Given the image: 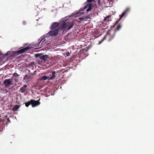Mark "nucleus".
<instances>
[{
  "label": "nucleus",
  "instance_id": "obj_1",
  "mask_svg": "<svg viewBox=\"0 0 154 154\" xmlns=\"http://www.w3.org/2000/svg\"><path fill=\"white\" fill-rule=\"evenodd\" d=\"M32 47L27 46L16 51H8L5 54H2L0 52V62L2 64L8 60H11L15 56L23 54L26 51L30 50Z\"/></svg>",
  "mask_w": 154,
  "mask_h": 154
},
{
  "label": "nucleus",
  "instance_id": "obj_2",
  "mask_svg": "<svg viewBox=\"0 0 154 154\" xmlns=\"http://www.w3.org/2000/svg\"><path fill=\"white\" fill-rule=\"evenodd\" d=\"M59 30V28L51 30L47 33L41 37L38 42L35 43L33 45L34 46L38 47L39 48L42 47L44 45H46L47 41L45 39V38H48V37L50 36L54 37L56 36L58 34Z\"/></svg>",
  "mask_w": 154,
  "mask_h": 154
},
{
  "label": "nucleus",
  "instance_id": "obj_3",
  "mask_svg": "<svg viewBox=\"0 0 154 154\" xmlns=\"http://www.w3.org/2000/svg\"><path fill=\"white\" fill-rule=\"evenodd\" d=\"M92 8V7H91V5L89 4H87L85 5L83 7L81 8L79 10L77 11H75L74 12L72 13L70 15L66 17L65 18V20H68L69 18L72 17H79L81 15L84 14V12H83L86 9V13L91 11Z\"/></svg>",
  "mask_w": 154,
  "mask_h": 154
},
{
  "label": "nucleus",
  "instance_id": "obj_4",
  "mask_svg": "<svg viewBox=\"0 0 154 154\" xmlns=\"http://www.w3.org/2000/svg\"><path fill=\"white\" fill-rule=\"evenodd\" d=\"M74 22L72 20H69L64 22L62 25V29L64 30H68L71 29L74 25Z\"/></svg>",
  "mask_w": 154,
  "mask_h": 154
},
{
  "label": "nucleus",
  "instance_id": "obj_5",
  "mask_svg": "<svg viewBox=\"0 0 154 154\" xmlns=\"http://www.w3.org/2000/svg\"><path fill=\"white\" fill-rule=\"evenodd\" d=\"M34 56L36 58H39L42 60V61H46L49 58L48 55L43 54L42 53H36L35 54Z\"/></svg>",
  "mask_w": 154,
  "mask_h": 154
},
{
  "label": "nucleus",
  "instance_id": "obj_6",
  "mask_svg": "<svg viewBox=\"0 0 154 154\" xmlns=\"http://www.w3.org/2000/svg\"><path fill=\"white\" fill-rule=\"evenodd\" d=\"M130 11V8H127L125 9L122 12V14L119 15V19H121L122 18L124 19L128 15Z\"/></svg>",
  "mask_w": 154,
  "mask_h": 154
},
{
  "label": "nucleus",
  "instance_id": "obj_7",
  "mask_svg": "<svg viewBox=\"0 0 154 154\" xmlns=\"http://www.w3.org/2000/svg\"><path fill=\"white\" fill-rule=\"evenodd\" d=\"M13 80L11 78L6 79L4 81L3 84L5 88H7L13 85Z\"/></svg>",
  "mask_w": 154,
  "mask_h": 154
},
{
  "label": "nucleus",
  "instance_id": "obj_8",
  "mask_svg": "<svg viewBox=\"0 0 154 154\" xmlns=\"http://www.w3.org/2000/svg\"><path fill=\"white\" fill-rule=\"evenodd\" d=\"M29 102L32 105V107H34L37 106H38L40 104V102H37L36 100L34 99H31L29 101Z\"/></svg>",
  "mask_w": 154,
  "mask_h": 154
},
{
  "label": "nucleus",
  "instance_id": "obj_9",
  "mask_svg": "<svg viewBox=\"0 0 154 154\" xmlns=\"http://www.w3.org/2000/svg\"><path fill=\"white\" fill-rule=\"evenodd\" d=\"M59 25V23L57 22H54L51 24L50 27V29L52 30L53 29H55L57 28H57Z\"/></svg>",
  "mask_w": 154,
  "mask_h": 154
},
{
  "label": "nucleus",
  "instance_id": "obj_10",
  "mask_svg": "<svg viewBox=\"0 0 154 154\" xmlns=\"http://www.w3.org/2000/svg\"><path fill=\"white\" fill-rule=\"evenodd\" d=\"M27 86L25 84L23 85L20 88L19 90V92L22 93H24L27 90Z\"/></svg>",
  "mask_w": 154,
  "mask_h": 154
},
{
  "label": "nucleus",
  "instance_id": "obj_11",
  "mask_svg": "<svg viewBox=\"0 0 154 154\" xmlns=\"http://www.w3.org/2000/svg\"><path fill=\"white\" fill-rule=\"evenodd\" d=\"M48 76L45 75H42L40 76L39 80L41 81H45L47 80H48Z\"/></svg>",
  "mask_w": 154,
  "mask_h": 154
},
{
  "label": "nucleus",
  "instance_id": "obj_12",
  "mask_svg": "<svg viewBox=\"0 0 154 154\" xmlns=\"http://www.w3.org/2000/svg\"><path fill=\"white\" fill-rule=\"evenodd\" d=\"M5 125L3 121L0 122V132L2 131L5 128Z\"/></svg>",
  "mask_w": 154,
  "mask_h": 154
},
{
  "label": "nucleus",
  "instance_id": "obj_13",
  "mask_svg": "<svg viewBox=\"0 0 154 154\" xmlns=\"http://www.w3.org/2000/svg\"><path fill=\"white\" fill-rule=\"evenodd\" d=\"M20 107V106L19 105H15L12 108V110L13 111H16L18 110Z\"/></svg>",
  "mask_w": 154,
  "mask_h": 154
},
{
  "label": "nucleus",
  "instance_id": "obj_14",
  "mask_svg": "<svg viewBox=\"0 0 154 154\" xmlns=\"http://www.w3.org/2000/svg\"><path fill=\"white\" fill-rule=\"evenodd\" d=\"M88 18V16L81 17L79 18L78 19L80 21H85Z\"/></svg>",
  "mask_w": 154,
  "mask_h": 154
},
{
  "label": "nucleus",
  "instance_id": "obj_15",
  "mask_svg": "<svg viewBox=\"0 0 154 154\" xmlns=\"http://www.w3.org/2000/svg\"><path fill=\"white\" fill-rule=\"evenodd\" d=\"M122 26L120 24H118L116 29L114 30V32L116 33V31L119 30L122 28Z\"/></svg>",
  "mask_w": 154,
  "mask_h": 154
},
{
  "label": "nucleus",
  "instance_id": "obj_16",
  "mask_svg": "<svg viewBox=\"0 0 154 154\" xmlns=\"http://www.w3.org/2000/svg\"><path fill=\"white\" fill-rule=\"evenodd\" d=\"M50 73L52 75V76L50 78V79H54L56 77V72L55 71H51Z\"/></svg>",
  "mask_w": 154,
  "mask_h": 154
},
{
  "label": "nucleus",
  "instance_id": "obj_17",
  "mask_svg": "<svg viewBox=\"0 0 154 154\" xmlns=\"http://www.w3.org/2000/svg\"><path fill=\"white\" fill-rule=\"evenodd\" d=\"M116 34V33L114 32L113 35L112 36H110V38L108 40V41L109 42H110L111 41V40L114 38L115 35Z\"/></svg>",
  "mask_w": 154,
  "mask_h": 154
},
{
  "label": "nucleus",
  "instance_id": "obj_18",
  "mask_svg": "<svg viewBox=\"0 0 154 154\" xmlns=\"http://www.w3.org/2000/svg\"><path fill=\"white\" fill-rule=\"evenodd\" d=\"M31 78L30 76L28 75H26L24 78L23 79L25 80V79H27L28 80H29Z\"/></svg>",
  "mask_w": 154,
  "mask_h": 154
},
{
  "label": "nucleus",
  "instance_id": "obj_19",
  "mask_svg": "<svg viewBox=\"0 0 154 154\" xmlns=\"http://www.w3.org/2000/svg\"><path fill=\"white\" fill-rule=\"evenodd\" d=\"M13 76L14 77L17 78L19 76V75H18L16 72H14L13 74Z\"/></svg>",
  "mask_w": 154,
  "mask_h": 154
},
{
  "label": "nucleus",
  "instance_id": "obj_20",
  "mask_svg": "<svg viewBox=\"0 0 154 154\" xmlns=\"http://www.w3.org/2000/svg\"><path fill=\"white\" fill-rule=\"evenodd\" d=\"M110 31L111 30L109 29L106 32V34L104 36H106V37L107 35H109L110 34Z\"/></svg>",
  "mask_w": 154,
  "mask_h": 154
},
{
  "label": "nucleus",
  "instance_id": "obj_21",
  "mask_svg": "<svg viewBox=\"0 0 154 154\" xmlns=\"http://www.w3.org/2000/svg\"><path fill=\"white\" fill-rule=\"evenodd\" d=\"M111 15H109L107 16H106V17H105V18L104 19V20L105 21H106L107 20V19L108 18H110Z\"/></svg>",
  "mask_w": 154,
  "mask_h": 154
},
{
  "label": "nucleus",
  "instance_id": "obj_22",
  "mask_svg": "<svg viewBox=\"0 0 154 154\" xmlns=\"http://www.w3.org/2000/svg\"><path fill=\"white\" fill-rule=\"evenodd\" d=\"M121 19H119V18L118 19V20H117L116 22H115V23H114V25L115 26L117 24L119 21L121 20Z\"/></svg>",
  "mask_w": 154,
  "mask_h": 154
},
{
  "label": "nucleus",
  "instance_id": "obj_23",
  "mask_svg": "<svg viewBox=\"0 0 154 154\" xmlns=\"http://www.w3.org/2000/svg\"><path fill=\"white\" fill-rule=\"evenodd\" d=\"M52 75L51 74H50L49 76H48V81H49V80H52L53 79H50V78L51 77H52Z\"/></svg>",
  "mask_w": 154,
  "mask_h": 154
},
{
  "label": "nucleus",
  "instance_id": "obj_24",
  "mask_svg": "<svg viewBox=\"0 0 154 154\" xmlns=\"http://www.w3.org/2000/svg\"><path fill=\"white\" fill-rule=\"evenodd\" d=\"M30 103L29 102V101H28L27 103H25V106L26 107H28L29 105H30L31 104H29Z\"/></svg>",
  "mask_w": 154,
  "mask_h": 154
},
{
  "label": "nucleus",
  "instance_id": "obj_25",
  "mask_svg": "<svg viewBox=\"0 0 154 154\" xmlns=\"http://www.w3.org/2000/svg\"><path fill=\"white\" fill-rule=\"evenodd\" d=\"M22 24L23 25H26V22L25 20H23L22 22Z\"/></svg>",
  "mask_w": 154,
  "mask_h": 154
},
{
  "label": "nucleus",
  "instance_id": "obj_26",
  "mask_svg": "<svg viewBox=\"0 0 154 154\" xmlns=\"http://www.w3.org/2000/svg\"><path fill=\"white\" fill-rule=\"evenodd\" d=\"M90 48V47L89 46H88L87 47H86V48L85 49V51L86 52Z\"/></svg>",
  "mask_w": 154,
  "mask_h": 154
},
{
  "label": "nucleus",
  "instance_id": "obj_27",
  "mask_svg": "<svg viewBox=\"0 0 154 154\" xmlns=\"http://www.w3.org/2000/svg\"><path fill=\"white\" fill-rule=\"evenodd\" d=\"M106 36H104L103 37V38L101 40L102 42H103L106 39Z\"/></svg>",
  "mask_w": 154,
  "mask_h": 154
},
{
  "label": "nucleus",
  "instance_id": "obj_28",
  "mask_svg": "<svg viewBox=\"0 0 154 154\" xmlns=\"http://www.w3.org/2000/svg\"><path fill=\"white\" fill-rule=\"evenodd\" d=\"M94 0H87V2L88 3H90L94 1Z\"/></svg>",
  "mask_w": 154,
  "mask_h": 154
},
{
  "label": "nucleus",
  "instance_id": "obj_29",
  "mask_svg": "<svg viewBox=\"0 0 154 154\" xmlns=\"http://www.w3.org/2000/svg\"><path fill=\"white\" fill-rule=\"evenodd\" d=\"M70 53L69 52H67L66 53V55L67 57H69L70 55Z\"/></svg>",
  "mask_w": 154,
  "mask_h": 154
},
{
  "label": "nucleus",
  "instance_id": "obj_30",
  "mask_svg": "<svg viewBox=\"0 0 154 154\" xmlns=\"http://www.w3.org/2000/svg\"><path fill=\"white\" fill-rule=\"evenodd\" d=\"M97 4L99 5H100V0H97Z\"/></svg>",
  "mask_w": 154,
  "mask_h": 154
},
{
  "label": "nucleus",
  "instance_id": "obj_31",
  "mask_svg": "<svg viewBox=\"0 0 154 154\" xmlns=\"http://www.w3.org/2000/svg\"><path fill=\"white\" fill-rule=\"evenodd\" d=\"M103 42L101 41L100 40V41H99L98 43V45H100V44Z\"/></svg>",
  "mask_w": 154,
  "mask_h": 154
},
{
  "label": "nucleus",
  "instance_id": "obj_32",
  "mask_svg": "<svg viewBox=\"0 0 154 154\" xmlns=\"http://www.w3.org/2000/svg\"><path fill=\"white\" fill-rule=\"evenodd\" d=\"M115 26L114 25L113 26H110V29H112Z\"/></svg>",
  "mask_w": 154,
  "mask_h": 154
},
{
  "label": "nucleus",
  "instance_id": "obj_33",
  "mask_svg": "<svg viewBox=\"0 0 154 154\" xmlns=\"http://www.w3.org/2000/svg\"><path fill=\"white\" fill-rule=\"evenodd\" d=\"M40 98H39L38 100H36V101H37V102L38 103V102H40L39 101H40Z\"/></svg>",
  "mask_w": 154,
  "mask_h": 154
},
{
  "label": "nucleus",
  "instance_id": "obj_34",
  "mask_svg": "<svg viewBox=\"0 0 154 154\" xmlns=\"http://www.w3.org/2000/svg\"><path fill=\"white\" fill-rule=\"evenodd\" d=\"M7 121H8V122H10V121L9 119H7Z\"/></svg>",
  "mask_w": 154,
  "mask_h": 154
},
{
  "label": "nucleus",
  "instance_id": "obj_35",
  "mask_svg": "<svg viewBox=\"0 0 154 154\" xmlns=\"http://www.w3.org/2000/svg\"><path fill=\"white\" fill-rule=\"evenodd\" d=\"M54 94H51V95H54Z\"/></svg>",
  "mask_w": 154,
  "mask_h": 154
},
{
  "label": "nucleus",
  "instance_id": "obj_36",
  "mask_svg": "<svg viewBox=\"0 0 154 154\" xmlns=\"http://www.w3.org/2000/svg\"><path fill=\"white\" fill-rule=\"evenodd\" d=\"M51 11H53V10H51Z\"/></svg>",
  "mask_w": 154,
  "mask_h": 154
},
{
  "label": "nucleus",
  "instance_id": "obj_37",
  "mask_svg": "<svg viewBox=\"0 0 154 154\" xmlns=\"http://www.w3.org/2000/svg\"><path fill=\"white\" fill-rule=\"evenodd\" d=\"M38 19L37 20V21H38Z\"/></svg>",
  "mask_w": 154,
  "mask_h": 154
},
{
  "label": "nucleus",
  "instance_id": "obj_38",
  "mask_svg": "<svg viewBox=\"0 0 154 154\" xmlns=\"http://www.w3.org/2000/svg\"><path fill=\"white\" fill-rule=\"evenodd\" d=\"M46 0H44V1H45Z\"/></svg>",
  "mask_w": 154,
  "mask_h": 154
},
{
  "label": "nucleus",
  "instance_id": "obj_39",
  "mask_svg": "<svg viewBox=\"0 0 154 154\" xmlns=\"http://www.w3.org/2000/svg\"><path fill=\"white\" fill-rule=\"evenodd\" d=\"M88 55H87V56H86V57L88 56Z\"/></svg>",
  "mask_w": 154,
  "mask_h": 154
}]
</instances>
